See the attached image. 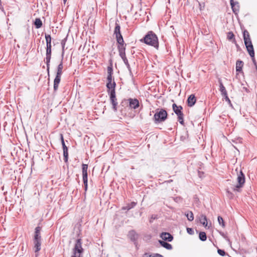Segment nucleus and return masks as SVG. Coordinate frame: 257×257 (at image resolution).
<instances>
[{
	"label": "nucleus",
	"mask_w": 257,
	"mask_h": 257,
	"mask_svg": "<svg viewBox=\"0 0 257 257\" xmlns=\"http://www.w3.org/2000/svg\"><path fill=\"white\" fill-rule=\"evenodd\" d=\"M173 181L172 180H169L168 181H167V183H170V182H172Z\"/></svg>",
	"instance_id": "47"
},
{
	"label": "nucleus",
	"mask_w": 257,
	"mask_h": 257,
	"mask_svg": "<svg viewBox=\"0 0 257 257\" xmlns=\"http://www.w3.org/2000/svg\"><path fill=\"white\" fill-rule=\"evenodd\" d=\"M196 99L194 95L191 94L187 98V103L189 107L193 106L196 103Z\"/></svg>",
	"instance_id": "18"
},
{
	"label": "nucleus",
	"mask_w": 257,
	"mask_h": 257,
	"mask_svg": "<svg viewBox=\"0 0 257 257\" xmlns=\"http://www.w3.org/2000/svg\"><path fill=\"white\" fill-rule=\"evenodd\" d=\"M109 97L110 102L112 105V108L114 112L117 111V100L116 96L115 89L107 90Z\"/></svg>",
	"instance_id": "5"
},
{
	"label": "nucleus",
	"mask_w": 257,
	"mask_h": 257,
	"mask_svg": "<svg viewBox=\"0 0 257 257\" xmlns=\"http://www.w3.org/2000/svg\"><path fill=\"white\" fill-rule=\"evenodd\" d=\"M218 82L219 83V87H220L219 90L221 92L222 96L224 97L225 96L227 95V91L225 89V87L224 86V85L222 82V81L220 79H219Z\"/></svg>",
	"instance_id": "19"
},
{
	"label": "nucleus",
	"mask_w": 257,
	"mask_h": 257,
	"mask_svg": "<svg viewBox=\"0 0 257 257\" xmlns=\"http://www.w3.org/2000/svg\"><path fill=\"white\" fill-rule=\"evenodd\" d=\"M128 237L131 241L134 242L135 243H136L137 240L138 238V234L134 230L129 231L128 234Z\"/></svg>",
	"instance_id": "17"
},
{
	"label": "nucleus",
	"mask_w": 257,
	"mask_h": 257,
	"mask_svg": "<svg viewBox=\"0 0 257 257\" xmlns=\"http://www.w3.org/2000/svg\"><path fill=\"white\" fill-rule=\"evenodd\" d=\"M63 150V156H64V161L65 163L68 162V148L64 147Z\"/></svg>",
	"instance_id": "31"
},
{
	"label": "nucleus",
	"mask_w": 257,
	"mask_h": 257,
	"mask_svg": "<svg viewBox=\"0 0 257 257\" xmlns=\"http://www.w3.org/2000/svg\"><path fill=\"white\" fill-rule=\"evenodd\" d=\"M187 232L189 234L192 235L194 233V230L192 228L187 227Z\"/></svg>",
	"instance_id": "40"
},
{
	"label": "nucleus",
	"mask_w": 257,
	"mask_h": 257,
	"mask_svg": "<svg viewBox=\"0 0 257 257\" xmlns=\"http://www.w3.org/2000/svg\"><path fill=\"white\" fill-rule=\"evenodd\" d=\"M35 252H38L41 249V239H33Z\"/></svg>",
	"instance_id": "21"
},
{
	"label": "nucleus",
	"mask_w": 257,
	"mask_h": 257,
	"mask_svg": "<svg viewBox=\"0 0 257 257\" xmlns=\"http://www.w3.org/2000/svg\"><path fill=\"white\" fill-rule=\"evenodd\" d=\"M224 98L225 101L228 102L229 106H230L231 107H232V104L231 103V102L230 99L228 97V95L225 96V97H224Z\"/></svg>",
	"instance_id": "39"
},
{
	"label": "nucleus",
	"mask_w": 257,
	"mask_h": 257,
	"mask_svg": "<svg viewBox=\"0 0 257 257\" xmlns=\"http://www.w3.org/2000/svg\"><path fill=\"white\" fill-rule=\"evenodd\" d=\"M128 100V106L131 109H136L140 106V103L138 99L130 98Z\"/></svg>",
	"instance_id": "13"
},
{
	"label": "nucleus",
	"mask_w": 257,
	"mask_h": 257,
	"mask_svg": "<svg viewBox=\"0 0 257 257\" xmlns=\"http://www.w3.org/2000/svg\"><path fill=\"white\" fill-rule=\"evenodd\" d=\"M51 54H52V48H50L48 49H46V65H47V71L48 72V74H49V70H50V63L51 59Z\"/></svg>",
	"instance_id": "11"
},
{
	"label": "nucleus",
	"mask_w": 257,
	"mask_h": 257,
	"mask_svg": "<svg viewBox=\"0 0 257 257\" xmlns=\"http://www.w3.org/2000/svg\"><path fill=\"white\" fill-rule=\"evenodd\" d=\"M62 58H63L64 54L65 46H62Z\"/></svg>",
	"instance_id": "44"
},
{
	"label": "nucleus",
	"mask_w": 257,
	"mask_h": 257,
	"mask_svg": "<svg viewBox=\"0 0 257 257\" xmlns=\"http://www.w3.org/2000/svg\"><path fill=\"white\" fill-rule=\"evenodd\" d=\"M117 22L118 21L115 22L114 30V35L115 36L116 40L123 39L120 32V26Z\"/></svg>",
	"instance_id": "12"
},
{
	"label": "nucleus",
	"mask_w": 257,
	"mask_h": 257,
	"mask_svg": "<svg viewBox=\"0 0 257 257\" xmlns=\"http://www.w3.org/2000/svg\"><path fill=\"white\" fill-rule=\"evenodd\" d=\"M230 5L233 12L236 15L239 11V6L238 2H234L233 0H230Z\"/></svg>",
	"instance_id": "16"
},
{
	"label": "nucleus",
	"mask_w": 257,
	"mask_h": 257,
	"mask_svg": "<svg viewBox=\"0 0 257 257\" xmlns=\"http://www.w3.org/2000/svg\"><path fill=\"white\" fill-rule=\"evenodd\" d=\"M60 139H61V142L63 149H64V147L67 148V147L65 145L64 138H63L62 134L60 135Z\"/></svg>",
	"instance_id": "37"
},
{
	"label": "nucleus",
	"mask_w": 257,
	"mask_h": 257,
	"mask_svg": "<svg viewBox=\"0 0 257 257\" xmlns=\"http://www.w3.org/2000/svg\"><path fill=\"white\" fill-rule=\"evenodd\" d=\"M187 219L189 221H192L194 219V215L192 211H189L185 214Z\"/></svg>",
	"instance_id": "34"
},
{
	"label": "nucleus",
	"mask_w": 257,
	"mask_h": 257,
	"mask_svg": "<svg viewBox=\"0 0 257 257\" xmlns=\"http://www.w3.org/2000/svg\"><path fill=\"white\" fill-rule=\"evenodd\" d=\"M243 38L244 44L251 42L249 34L246 30H244L243 32Z\"/></svg>",
	"instance_id": "24"
},
{
	"label": "nucleus",
	"mask_w": 257,
	"mask_h": 257,
	"mask_svg": "<svg viewBox=\"0 0 257 257\" xmlns=\"http://www.w3.org/2000/svg\"><path fill=\"white\" fill-rule=\"evenodd\" d=\"M88 165L82 164V178L84 186L85 192H86L88 188V173H87Z\"/></svg>",
	"instance_id": "8"
},
{
	"label": "nucleus",
	"mask_w": 257,
	"mask_h": 257,
	"mask_svg": "<svg viewBox=\"0 0 257 257\" xmlns=\"http://www.w3.org/2000/svg\"><path fill=\"white\" fill-rule=\"evenodd\" d=\"M3 7L2 5V2H1V0H0V10H3Z\"/></svg>",
	"instance_id": "46"
},
{
	"label": "nucleus",
	"mask_w": 257,
	"mask_h": 257,
	"mask_svg": "<svg viewBox=\"0 0 257 257\" xmlns=\"http://www.w3.org/2000/svg\"><path fill=\"white\" fill-rule=\"evenodd\" d=\"M42 22L40 18H36L34 21V25L36 29H39L42 26Z\"/></svg>",
	"instance_id": "30"
},
{
	"label": "nucleus",
	"mask_w": 257,
	"mask_h": 257,
	"mask_svg": "<svg viewBox=\"0 0 257 257\" xmlns=\"http://www.w3.org/2000/svg\"><path fill=\"white\" fill-rule=\"evenodd\" d=\"M140 41L148 45L153 46L157 49L159 48L158 37L155 33L152 31L148 32L144 37L140 40Z\"/></svg>",
	"instance_id": "1"
},
{
	"label": "nucleus",
	"mask_w": 257,
	"mask_h": 257,
	"mask_svg": "<svg viewBox=\"0 0 257 257\" xmlns=\"http://www.w3.org/2000/svg\"><path fill=\"white\" fill-rule=\"evenodd\" d=\"M198 173V176H199V177L201 178L202 177V175L203 174V172H200V171H199Z\"/></svg>",
	"instance_id": "45"
},
{
	"label": "nucleus",
	"mask_w": 257,
	"mask_h": 257,
	"mask_svg": "<svg viewBox=\"0 0 257 257\" xmlns=\"http://www.w3.org/2000/svg\"><path fill=\"white\" fill-rule=\"evenodd\" d=\"M150 257H164L162 255L159 253H155L149 255Z\"/></svg>",
	"instance_id": "41"
},
{
	"label": "nucleus",
	"mask_w": 257,
	"mask_h": 257,
	"mask_svg": "<svg viewBox=\"0 0 257 257\" xmlns=\"http://www.w3.org/2000/svg\"><path fill=\"white\" fill-rule=\"evenodd\" d=\"M235 44V45H236V47H238V44H236V43Z\"/></svg>",
	"instance_id": "49"
},
{
	"label": "nucleus",
	"mask_w": 257,
	"mask_h": 257,
	"mask_svg": "<svg viewBox=\"0 0 257 257\" xmlns=\"http://www.w3.org/2000/svg\"><path fill=\"white\" fill-rule=\"evenodd\" d=\"M167 111L163 109H157L153 117V120L156 124H158L165 121L168 117Z\"/></svg>",
	"instance_id": "2"
},
{
	"label": "nucleus",
	"mask_w": 257,
	"mask_h": 257,
	"mask_svg": "<svg viewBox=\"0 0 257 257\" xmlns=\"http://www.w3.org/2000/svg\"><path fill=\"white\" fill-rule=\"evenodd\" d=\"M63 58H62L60 64L58 65L57 69V73L56 77L54 80V91L56 92L58 90L59 84L61 81V77L62 74L63 66Z\"/></svg>",
	"instance_id": "3"
},
{
	"label": "nucleus",
	"mask_w": 257,
	"mask_h": 257,
	"mask_svg": "<svg viewBox=\"0 0 257 257\" xmlns=\"http://www.w3.org/2000/svg\"><path fill=\"white\" fill-rule=\"evenodd\" d=\"M66 41H67V37H66L65 38H64V39H63L61 41V45L62 46H65V44H66Z\"/></svg>",
	"instance_id": "42"
},
{
	"label": "nucleus",
	"mask_w": 257,
	"mask_h": 257,
	"mask_svg": "<svg viewBox=\"0 0 257 257\" xmlns=\"http://www.w3.org/2000/svg\"><path fill=\"white\" fill-rule=\"evenodd\" d=\"M172 109L175 113L177 115L178 120L182 125L184 124V114L183 113V107L181 105H177L176 103L172 105Z\"/></svg>",
	"instance_id": "6"
},
{
	"label": "nucleus",
	"mask_w": 257,
	"mask_h": 257,
	"mask_svg": "<svg viewBox=\"0 0 257 257\" xmlns=\"http://www.w3.org/2000/svg\"><path fill=\"white\" fill-rule=\"evenodd\" d=\"M159 242L162 246L164 247V248L167 249L171 250L173 248L172 245L171 244L164 240H159Z\"/></svg>",
	"instance_id": "25"
},
{
	"label": "nucleus",
	"mask_w": 257,
	"mask_h": 257,
	"mask_svg": "<svg viewBox=\"0 0 257 257\" xmlns=\"http://www.w3.org/2000/svg\"><path fill=\"white\" fill-rule=\"evenodd\" d=\"M217 220H218V222L219 224L222 227H225V222H224L223 218L221 216H218V218H217Z\"/></svg>",
	"instance_id": "35"
},
{
	"label": "nucleus",
	"mask_w": 257,
	"mask_h": 257,
	"mask_svg": "<svg viewBox=\"0 0 257 257\" xmlns=\"http://www.w3.org/2000/svg\"><path fill=\"white\" fill-rule=\"evenodd\" d=\"M199 238L202 241L206 240L207 236L206 233L204 231L200 232L199 234Z\"/></svg>",
	"instance_id": "32"
},
{
	"label": "nucleus",
	"mask_w": 257,
	"mask_h": 257,
	"mask_svg": "<svg viewBox=\"0 0 257 257\" xmlns=\"http://www.w3.org/2000/svg\"><path fill=\"white\" fill-rule=\"evenodd\" d=\"M137 205V203L135 202H132L130 203H128L126 204V206H123L122 207V210H129L131 209L132 208H133L135 207V206Z\"/></svg>",
	"instance_id": "28"
},
{
	"label": "nucleus",
	"mask_w": 257,
	"mask_h": 257,
	"mask_svg": "<svg viewBox=\"0 0 257 257\" xmlns=\"http://www.w3.org/2000/svg\"><path fill=\"white\" fill-rule=\"evenodd\" d=\"M227 38L229 41H232L233 43H235V36L232 32L230 31L227 33Z\"/></svg>",
	"instance_id": "29"
},
{
	"label": "nucleus",
	"mask_w": 257,
	"mask_h": 257,
	"mask_svg": "<svg viewBox=\"0 0 257 257\" xmlns=\"http://www.w3.org/2000/svg\"><path fill=\"white\" fill-rule=\"evenodd\" d=\"M245 175L241 170L237 174V183L233 188L234 191L240 192L241 189L243 187L245 183Z\"/></svg>",
	"instance_id": "4"
},
{
	"label": "nucleus",
	"mask_w": 257,
	"mask_h": 257,
	"mask_svg": "<svg viewBox=\"0 0 257 257\" xmlns=\"http://www.w3.org/2000/svg\"><path fill=\"white\" fill-rule=\"evenodd\" d=\"M160 237H161L164 241H172L173 239V236L170 233L163 232L161 233Z\"/></svg>",
	"instance_id": "15"
},
{
	"label": "nucleus",
	"mask_w": 257,
	"mask_h": 257,
	"mask_svg": "<svg viewBox=\"0 0 257 257\" xmlns=\"http://www.w3.org/2000/svg\"><path fill=\"white\" fill-rule=\"evenodd\" d=\"M67 1V0H63V3L64 4L66 3Z\"/></svg>",
	"instance_id": "48"
},
{
	"label": "nucleus",
	"mask_w": 257,
	"mask_h": 257,
	"mask_svg": "<svg viewBox=\"0 0 257 257\" xmlns=\"http://www.w3.org/2000/svg\"><path fill=\"white\" fill-rule=\"evenodd\" d=\"M121 105L122 106H124L125 105H128V99H123L121 102Z\"/></svg>",
	"instance_id": "38"
},
{
	"label": "nucleus",
	"mask_w": 257,
	"mask_h": 257,
	"mask_svg": "<svg viewBox=\"0 0 257 257\" xmlns=\"http://www.w3.org/2000/svg\"><path fill=\"white\" fill-rule=\"evenodd\" d=\"M81 244V239H77L74 248H73V254L71 257H81L80 254L82 253L83 251Z\"/></svg>",
	"instance_id": "7"
},
{
	"label": "nucleus",
	"mask_w": 257,
	"mask_h": 257,
	"mask_svg": "<svg viewBox=\"0 0 257 257\" xmlns=\"http://www.w3.org/2000/svg\"><path fill=\"white\" fill-rule=\"evenodd\" d=\"M45 39L46 42V49L48 48H52V45H51V37L50 35L49 34H45Z\"/></svg>",
	"instance_id": "26"
},
{
	"label": "nucleus",
	"mask_w": 257,
	"mask_h": 257,
	"mask_svg": "<svg viewBox=\"0 0 257 257\" xmlns=\"http://www.w3.org/2000/svg\"><path fill=\"white\" fill-rule=\"evenodd\" d=\"M42 227L37 226L35 229L34 236L33 239H41V231Z\"/></svg>",
	"instance_id": "20"
},
{
	"label": "nucleus",
	"mask_w": 257,
	"mask_h": 257,
	"mask_svg": "<svg viewBox=\"0 0 257 257\" xmlns=\"http://www.w3.org/2000/svg\"><path fill=\"white\" fill-rule=\"evenodd\" d=\"M219 234L222 236L224 238H227L226 236L225 235V234H224V232H222V231H219Z\"/></svg>",
	"instance_id": "43"
},
{
	"label": "nucleus",
	"mask_w": 257,
	"mask_h": 257,
	"mask_svg": "<svg viewBox=\"0 0 257 257\" xmlns=\"http://www.w3.org/2000/svg\"><path fill=\"white\" fill-rule=\"evenodd\" d=\"M244 44L250 57H253V56H254V51L252 42L247 43Z\"/></svg>",
	"instance_id": "14"
},
{
	"label": "nucleus",
	"mask_w": 257,
	"mask_h": 257,
	"mask_svg": "<svg viewBox=\"0 0 257 257\" xmlns=\"http://www.w3.org/2000/svg\"><path fill=\"white\" fill-rule=\"evenodd\" d=\"M217 252L220 255L222 256H224L227 254L223 249L219 248H218Z\"/></svg>",
	"instance_id": "36"
},
{
	"label": "nucleus",
	"mask_w": 257,
	"mask_h": 257,
	"mask_svg": "<svg viewBox=\"0 0 257 257\" xmlns=\"http://www.w3.org/2000/svg\"><path fill=\"white\" fill-rule=\"evenodd\" d=\"M121 58V59H122L124 63L125 64V65L126 66V67L127 68V69L128 70L129 72H130V74L131 75L133 76V73L132 72V70H131V68L130 67V65L128 63V60L126 57V56H124V57L123 56H121L120 57Z\"/></svg>",
	"instance_id": "27"
},
{
	"label": "nucleus",
	"mask_w": 257,
	"mask_h": 257,
	"mask_svg": "<svg viewBox=\"0 0 257 257\" xmlns=\"http://www.w3.org/2000/svg\"><path fill=\"white\" fill-rule=\"evenodd\" d=\"M106 80V87L107 90H109L110 89H115L116 84L112 77V75H107Z\"/></svg>",
	"instance_id": "10"
},
{
	"label": "nucleus",
	"mask_w": 257,
	"mask_h": 257,
	"mask_svg": "<svg viewBox=\"0 0 257 257\" xmlns=\"http://www.w3.org/2000/svg\"><path fill=\"white\" fill-rule=\"evenodd\" d=\"M199 222L201 223L205 228H209V226H208L207 224V219L205 215L201 214L199 217Z\"/></svg>",
	"instance_id": "23"
},
{
	"label": "nucleus",
	"mask_w": 257,
	"mask_h": 257,
	"mask_svg": "<svg viewBox=\"0 0 257 257\" xmlns=\"http://www.w3.org/2000/svg\"><path fill=\"white\" fill-rule=\"evenodd\" d=\"M107 75H113V70L112 64L111 62L107 66Z\"/></svg>",
	"instance_id": "33"
},
{
	"label": "nucleus",
	"mask_w": 257,
	"mask_h": 257,
	"mask_svg": "<svg viewBox=\"0 0 257 257\" xmlns=\"http://www.w3.org/2000/svg\"><path fill=\"white\" fill-rule=\"evenodd\" d=\"M243 62L240 60H238L236 62V71L238 73H242V67Z\"/></svg>",
	"instance_id": "22"
},
{
	"label": "nucleus",
	"mask_w": 257,
	"mask_h": 257,
	"mask_svg": "<svg viewBox=\"0 0 257 257\" xmlns=\"http://www.w3.org/2000/svg\"><path fill=\"white\" fill-rule=\"evenodd\" d=\"M117 45V49L119 52L120 57L125 55V49L126 44L124 43L123 39L116 40Z\"/></svg>",
	"instance_id": "9"
}]
</instances>
